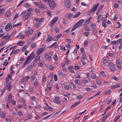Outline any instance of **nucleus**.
Instances as JSON below:
<instances>
[{
	"label": "nucleus",
	"mask_w": 122,
	"mask_h": 122,
	"mask_svg": "<svg viewBox=\"0 0 122 122\" xmlns=\"http://www.w3.org/2000/svg\"><path fill=\"white\" fill-rule=\"evenodd\" d=\"M34 54L32 53L30 56H28L22 66V67H24L26 64H28L34 58Z\"/></svg>",
	"instance_id": "nucleus-1"
},
{
	"label": "nucleus",
	"mask_w": 122,
	"mask_h": 122,
	"mask_svg": "<svg viewBox=\"0 0 122 122\" xmlns=\"http://www.w3.org/2000/svg\"><path fill=\"white\" fill-rule=\"evenodd\" d=\"M99 5V3H97L95 5H93L91 9L89 11V13L90 14L91 13H93L95 11L97 10Z\"/></svg>",
	"instance_id": "nucleus-2"
},
{
	"label": "nucleus",
	"mask_w": 122,
	"mask_h": 122,
	"mask_svg": "<svg viewBox=\"0 0 122 122\" xmlns=\"http://www.w3.org/2000/svg\"><path fill=\"white\" fill-rule=\"evenodd\" d=\"M33 15V14L32 13H31L30 12L28 11L23 16L22 18L23 20H25L28 18V16H32Z\"/></svg>",
	"instance_id": "nucleus-3"
},
{
	"label": "nucleus",
	"mask_w": 122,
	"mask_h": 122,
	"mask_svg": "<svg viewBox=\"0 0 122 122\" xmlns=\"http://www.w3.org/2000/svg\"><path fill=\"white\" fill-rule=\"evenodd\" d=\"M58 20L57 17H56L53 18L51 21L50 24V25L51 29L53 28V26L55 23Z\"/></svg>",
	"instance_id": "nucleus-4"
},
{
	"label": "nucleus",
	"mask_w": 122,
	"mask_h": 122,
	"mask_svg": "<svg viewBox=\"0 0 122 122\" xmlns=\"http://www.w3.org/2000/svg\"><path fill=\"white\" fill-rule=\"evenodd\" d=\"M65 5L66 8L69 9L70 8L71 2L70 0H65Z\"/></svg>",
	"instance_id": "nucleus-5"
},
{
	"label": "nucleus",
	"mask_w": 122,
	"mask_h": 122,
	"mask_svg": "<svg viewBox=\"0 0 122 122\" xmlns=\"http://www.w3.org/2000/svg\"><path fill=\"white\" fill-rule=\"evenodd\" d=\"M50 8L52 9H54V8L56 6V4L54 1H51L48 2Z\"/></svg>",
	"instance_id": "nucleus-6"
},
{
	"label": "nucleus",
	"mask_w": 122,
	"mask_h": 122,
	"mask_svg": "<svg viewBox=\"0 0 122 122\" xmlns=\"http://www.w3.org/2000/svg\"><path fill=\"white\" fill-rule=\"evenodd\" d=\"M121 83H117L115 85L111 86L110 88L112 89H113L119 87L121 86Z\"/></svg>",
	"instance_id": "nucleus-7"
},
{
	"label": "nucleus",
	"mask_w": 122,
	"mask_h": 122,
	"mask_svg": "<svg viewBox=\"0 0 122 122\" xmlns=\"http://www.w3.org/2000/svg\"><path fill=\"white\" fill-rule=\"evenodd\" d=\"M62 35L59 34L54 37L52 39V40L55 41H57L61 37Z\"/></svg>",
	"instance_id": "nucleus-8"
},
{
	"label": "nucleus",
	"mask_w": 122,
	"mask_h": 122,
	"mask_svg": "<svg viewBox=\"0 0 122 122\" xmlns=\"http://www.w3.org/2000/svg\"><path fill=\"white\" fill-rule=\"evenodd\" d=\"M12 27V25L10 23L8 24L5 28L6 31H8Z\"/></svg>",
	"instance_id": "nucleus-9"
},
{
	"label": "nucleus",
	"mask_w": 122,
	"mask_h": 122,
	"mask_svg": "<svg viewBox=\"0 0 122 122\" xmlns=\"http://www.w3.org/2000/svg\"><path fill=\"white\" fill-rule=\"evenodd\" d=\"M44 51V49L40 48L38 49L36 52L37 55H39L41 54Z\"/></svg>",
	"instance_id": "nucleus-10"
},
{
	"label": "nucleus",
	"mask_w": 122,
	"mask_h": 122,
	"mask_svg": "<svg viewBox=\"0 0 122 122\" xmlns=\"http://www.w3.org/2000/svg\"><path fill=\"white\" fill-rule=\"evenodd\" d=\"M55 103L59 104L61 103L60 101V98L59 97H55Z\"/></svg>",
	"instance_id": "nucleus-11"
},
{
	"label": "nucleus",
	"mask_w": 122,
	"mask_h": 122,
	"mask_svg": "<svg viewBox=\"0 0 122 122\" xmlns=\"http://www.w3.org/2000/svg\"><path fill=\"white\" fill-rule=\"evenodd\" d=\"M84 22V20L83 19L81 20H80L78 22H77L76 24H77V25L78 26H81V24L82 23Z\"/></svg>",
	"instance_id": "nucleus-12"
},
{
	"label": "nucleus",
	"mask_w": 122,
	"mask_h": 122,
	"mask_svg": "<svg viewBox=\"0 0 122 122\" xmlns=\"http://www.w3.org/2000/svg\"><path fill=\"white\" fill-rule=\"evenodd\" d=\"M47 39L46 40V41L47 42H49L51 41L52 39L51 36L50 35L48 34L47 35Z\"/></svg>",
	"instance_id": "nucleus-13"
},
{
	"label": "nucleus",
	"mask_w": 122,
	"mask_h": 122,
	"mask_svg": "<svg viewBox=\"0 0 122 122\" xmlns=\"http://www.w3.org/2000/svg\"><path fill=\"white\" fill-rule=\"evenodd\" d=\"M1 118H4L6 117L5 113L4 112H2L0 115Z\"/></svg>",
	"instance_id": "nucleus-14"
},
{
	"label": "nucleus",
	"mask_w": 122,
	"mask_h": 122,
	"mask_svg": "<svg viewBox=\"0 0 122 122\" xmlns=\"http://www.w3.org/2000/svg\"><path fill=\"white\" fill-rule=\"evenodd\" d=\"M11 85L10 84H7L6 87V88L8 90L10 91L11 89Z\"/></svg>",
	"instance_id": "nucleus-15"
},
{
	"label": "nucleus",
	"mask_w": 122,
	"mask_h": 122,
	"mask_svg": "<svg viewBox=\"0 0 122 122\" xmlns=\"http://www.w3.org/2000/svg\"><path fill=\"white\" fill-rule=\"evenodd\" d=\"M45 54V57L48 60H50L51 58V56H49L48 53L46 54V53Z\"/></svg>",
	"instance_id": "nucleus-16"
},
{
	"label": "nucleus",
	"mask_w": 122,
	"mask_h": 122,
	"mask_svg": "<svg viewBox=\"0 0 122 122\" xmlns=\"http://www.w3.org/2000/svg\"><path fill=\"white\" fill-rule=\"evenodd\" d=\"M81 102H79L77 103H75L72 105L71 107V108H73L76 106L77 105L80 103Z\"/></svg>",
	"instance_id": "nucleus-17"
},
{
	"label": "nucleus",
	"mask_w": 122,
	"mask_h": 122,
	"mask_svg": "<svg viewBox=\"0 0 122 122\" xmlns=\"http://www.w3.org/2000/svg\"><path fill=\"white\" fill-rule=\"evenodd\" d=\"M109 113L108 115H106L102 118V120L101 121V122H104V120L109 115Z\"/></svg>",
	"instance_id": "nucleus-18"
},
{
	"label": "nucleus",
	"mask_w": 122,
	"mask_h": 122,
	"mask_svg": "<svg viewBox=\"0 0 122 122\" xmlns=\"http://www.w3.org/2000/svg\"><path fill=\"white\" fill-rule=\"evenodd\" d=\"M33 68V66L32 65L28 66L27 68V70L28 71H30Z\"/></svg>",
	"instance_id": "nucleus-19"
},
{
	"label": "nucleus",
	"mask_w": 122,
	"mask_h": 122,
	"mask_svg": "<svg viewBox=\"0 0 122 122\" xmlns=\"http://www.w3.org/2000/svg\"><path fill=\"white\" fill-rule=\"evenodd\" d=\"M72 15L71 14H67L66 15V16L68 19H70Z\"/></svg>",
	"instance_id": "nucleus-20"
},
{
	"label": "nucleus",
	"mask_w": 122,
	"mask_h": 122,
	"mask_svg": "<svg viewBox=\"0 0 122 122\" xmlns=\"http://www.w3.org/2000/svg\"><path fill=\"white\" fill-rule=\"evenodd\" d=\"M111 91L110 89H108L104 93L105 95H107L108 94H110L111 93Z\"/></svg>",
	"instance_id": "nucleus-21"
},
{
	"label": "nucleus",
	"mask_w": 122,
	"mask_h": 122,
	"mask_svg": "<svg viewBox=\"0 0 122 122\" xmlns=\"http://www.w3.org/2000/svg\"><path fill=\"white\" fill-rule=\"evenodd\" d=\"M24 44V43H23L21 41H19L17 43V44L18 45H19L20 46H22Z\"/></svg>",
	"instance_id": "nucleus-22"
},
{
	"label": "nucleus",
	"mask_w": 122,
	"mask_h": 122,
	"mask_svg": "<svg viewBox=\"0 0 122 122\" xmlns=\"http://www.w3.org/2000/svg\"><path fill=\"white\" fill-rule=\"evenodd\" d=\"M81 14V13L80 12H78L73 16V17L74 18H76L80 15Z\"/></svg>",
	"instance_id": "nucleus-23"
},
{
	"label": "nucleus",
	"mask_w": 122,
	"mask_h": 122,
	"mask_svg": "<svg viewBox=\"0 0 122 122\" xmlns=\"http://www.w3.org/2000/svg\"><path fill=\"white\" fill-rule=\"evenodd\" d=\"M84 28L85 31H89L90 30L89 29V27L85 25L84 26Z\"/></svg>",
	"instance_id": "nucleus-24"
},
{
	"label": "nucleus",
	"mask_w": 122,
	"mask_h": 122,
	"mask_svg": "<svg viewBox=\"0 0 122 122\" xmlns=\"http://www.w3.org/2000/svg\"><path fill=\"white\" fill-rule=\"evenodd\" d=\"M24 7L26 8H27L30 6V5L28 3H27L25 4L24 5Z\"/></svg>",
	"instance_id": "nucleus-25"
},
{
	"label": "nucleus",
	"mask_w": 122,
	"mask_h": 122,
	"mask_svg": "<svg viewBox=\"0 0 122 122\" xmlns=\"http://www.w3.org/2000/svg\"><path fill=\"white\" fill-rule=\"evenodd\" d=\"M91 77L92 78L96 79L97 78V76L94 73H92L91 75Z\"/></svg>",
	"instance_id": "nucleus-26"
},
{
	"label": "nucleus",
	"mask_w": 122,
	"mask_h": 122,
	"mask_svg": "<svg viewBox=\"0 0 122 122\" xmlns=\"http://www.w3.org/2000/svg\"><path fill=\"white\" fill-rule=\"evenodd\" d=\"M116 63L118 65H119L122 64V62H121L118 60H116Z\"/></svg>",
	"instance_id": "nucleus-27"
},
{
	"label": "nucleus",
	"mask_w": 122,
	"mask_h": 122,
	"mask_svg": "<svg viewBox=\"0 0 122 122\" xmlns=\"http://www.w3.org/2000/svg\"><path fill=\"white\" fill-rule=\"evenodd\" d=\"M54 29L56 33H58L59 32V28L58 27H54Z\"/></svg>",
	"instance_id": "nucleus-28"
},
{
	"label": "nucleus",
	"mask_w": 122,
	"mask_h": 122,
	"mask_svg": "<svg viewBox=\"0 0 122 122\" xmlns=\"http://www.w3.org/2000/svg\"><path fill=\"white\" fill-rule=\"evenodd\" d=\"M106 21H102V26L104 28L106 27Z\"/></svg>",
	"instance_id": "nucleus-29"
},
{
	"label": "nucleus",
	"mask_w": 122,
	"mask_h": 122,
	"mask_svg": "<svg viewBox=\"0 0 122 122\" xmlns=\"http://www.w3.org/2000/svg\"><path fill=\"white\" fill-rule=\"evenodd\" d=\"M53 58L54 60L55 61H56L57 60L58 58L57 55L56 54L54 55Z\"/></svg>",
	"instance_id": "nucleus-30"
},
{
	"label": "nucleus",
	"mask_w": 122,
	"mask_h": 122,
	"mask_svg": "<svg viewBox=\"0 0 122 122\" xmlns=\"http://www.w3.org/2000/svg\"><path fill=\"white\" fill-rule=\"evenodd\" d=\"M46 79V77L45 75L44 74L43 76L42 81L43 82L45 81Z\"/></svg>",
	"instance_id": "nucleus-31"
},
{
	"label": "nucleus",
	"mask_w": 122,
	"mask_h": 122,
	"mask_svg": "<svg viewBox=\"0 0 122 122\" xmlns=\"http://www.w3.org/2000/svg\"><path fill=\"white\" fill-rule=\"evenodd\" d=\"M20 51V50L19 49H17L14 51L13 52V53L15 54H16Z\"/></svg>",
	"instance_id": "nucleus-32"
},
{
	"label": "nucleus",
	"mask_w": 122,
	"mask_h": 122,
	"mask_svg": "<svg viewBox=\"0 0 122 122\" xmlns=\"http://www.w3.org/2000/svg\"><path fill=\"white\" fill-rule=\"evenodd\" d=\"M40 56H38L35 58V60L39 61L40 60Z\"/></svg>",
	"instance_id": "nucleus-33"
},
{
	"label": "nucleus",
	"mask_w": 122,
	"mask_h": 122,
	"mask_svg": "<svg viewBox=\"0 0 122 122\" xmlns=\"http://www.w3.org/2000/svg\"><path fill=\"white\" fill-rule=\"evenodd\" d=\"M117 15L116 14L113 17V19L115 20H117Z\"/></svg>",
	"instance_id": "nucleus-34"
},
{
	"label": "nucleus",
	"mask_w": 122,
	"mask_h": 122,
	"mask_svg": "<svg viewBox=\"0 0 122 122\" xmlns=\"http://www.w3.org/2000/svg\"><path fill=\"white\" fill-rule=\"evenodd\" d=\"M43 21V19L42 18H41L39 20V23L40 24H41V23Z\"/></svg>",
	"instance_id": "nucleus-35"
},
{
	"label": "nucleus",
	"mask_w": 122,
	"mask_h": 122,
	"mask_svg": "<svg viewBox=\"0 0 122 122\" xmlns=\"http://www.w3.org/2000/svg\"><path fill=\"white\" fill-rule=\"evenodd\" d=\"M4 9L3 8L0 10V16L4 13Z\"/></svg>",
	"instance_id": "nucleus-36"
},
{
	"label": "nucleus",
	"mask_w": 122,
	"mask_h": 122,
	"mask_svg": "<svg viewBox=\"0 0 122 122\" xmlns=\"http://www.w3.org/2000/svg\"><path fill=\"white\" fill-rule=\"evenodd\" d=\"M39 7L41 8L42 9H45L44 5L43 4H40L39 5Z\"/></svg>",
	"instance_id": "nucleus-37"
},
{
	"label": "nucleus",
	"mask_w": 122,
	"mask_h": 122,
	"mask_svg": "<svg viewBox=\"0 0 122 122\" xmlns=\"http://www.w3.org/2000/svg\"><path fill=\"white\" fill-rule=\"evenodd\" d=\"M27 46L26 45H25L22 48V51H25V49L27 48Z\"/></svg>",
	"instance_id": "nucleus-38"
},
{
	"label": "nucleus",
	"mask_w": 122,
	"mask_h": 122,
	"mask_svg": "<svg viewBox=\"0 0 122 122\" xmlns=\"http://www.w3.org/2000/svg\"><path fill=\"white\" fill-rule=\"evenodd\" d=\"M35 11L36 12L38 13H39L40 12V10L38 8H35Z\"/></svg>",
	"instance_id": "nucleus-39"
},
{
	"label": "nucleus",
	"mask_w": 122,
	"mask_h": 122,
	"mask_svg": "<svg viewBox=\"0 0 122 122\" xmlns=\"http://www.w3.org/2000/svg\"><path fill=\"white\" fill-rule=\"evenodd\" d=\"M82 82L84 83H88V81L87 80L83 79L82 80Z\"/></svg>",
	"instance_id": "nucleus-40"
},
{
	"label": "nucleus",
	"mask_w": 122,
	"mask_h": 122,
	"mask_svg": "<svg viewBox=\"0 0 122 122\" xmlns=\"http://www.w3.org/2000/svg\"><path fill=\"white\" fill-rule=\"evenodd\" d=\"M47 14L49 16H50L51 15V12L49 10L47 12Z\"/></svg>",
	"instance_id": "nucleus-41"
},
{
	"label": "nucleus",
	"mask_w": 122,
	"mask_h": 122,
	"mask_svg": "<svg viewBox=\"0 0 122 122\" xmlns=\"http://www.w3.org/2000/svg\"><path fill=\"white\" fill-rule=\"evenodd\" d=\"M36 46V44H32L31 46V47L32 48H34Z\"/></svg>",
	"instance_id": "nucleus-42"
},
{
	"label": "nucleus",
	"mask_w": 122,
	"mask_h": 122,
	"mask_svg": "<svg viewBox=\"0 0 122 122\" xmlns=\"http://www.w3.org/2000/svg\"><path fill=\"white\" fill-rule=\"evenodd\" d=\"M10 12H7L5 15L6 17H9L10 16Z\"/></svg>",
	"instance_id": "nucleus-43"
},
{
	"label": "nucleus",
	"mask_w": 122,
	"mask_h": 122,
	"mask_svg": "<svg viewBox=\"0 0 122 122\" xmlns=\"http://www.w3.org/2000/svg\"><path fill=\"white\" fill-rule=\"evenodd\" d=\"M64 87L65 89L67 90L68 89L70 88L69 86L67 85H65L64 86Z\"/></svg>",
	"instance_id": "nucleus-44"
},
{
	"label": "nucleus",
	"mask_w": 122,
	"mask_h": 122,
	"mask_svg": "<svg viewBox=\"0 0 122 122\" xmlns=\"http://www.w3.org/2000/svg\"><path fill=\"white\" fill-rule=\"evenodd\" d=\"M88 41L87 40H85L84 41V46H86L88 44Z\"/></svg>",
	"instance_id": "nucleus-45"
},
{
	"label": "nucleus",
	"mask_w": 122,
	"mask_h": 122,
	"mask_svg": "<svg viewBox=\"0 0 122 122\" xmlns=\"http://www.w3.org/2000/svg\"><path fill=\"white\" fill-rule=\"evenodd\" d=\"M21 25V23L20 22L19 23L17 24H15L13 26V27H14L15 26H20V25Z\"/></svg>",
	"instance_id": "nucleus-46"
},
{
	"label": "nucleus",
	"mask_w": 122,
	"mask_h": 122,
	"mask_svg": "<svg viewBox=\"0 0 122 122\" xmlns=\"http://www.w3.org/2000/svg\"><path fill=\"white\" fill-rule=\"evenodd\" d=\"M93 34L95 35L96 34L97 32V30L96 29L93 28Z\"/></svg>",
	"instance_id": "nucleus-47"
},
{
	"label": "nucleus",
	"mask_w": 122,
	"mask_h": 122,
	"mask_svg": "<svg viewBox=\"0 0 122 122\" xmlns=\"http://www.w3.org/2000/svg\"><path fill=\"white\" fill-rule=\"evenodd\" d=\"M111 43L112 45H116L117 43V41H112Z\"/></svg>",
	"instance_id": "nucleus-48"
},
{
	"label": "nucleus",
	"mask_w": 122,
	"mask_h": 122,
	"mask_svg": "<svg viewBox=\"0 0 122 122\" xmlns=\"http://www.w3.org/2000/svg\"><path fill=\"white\" fill-rule=\"evenodd\" d=\"M40 24V23L39 24V23H36V24L35 25V26L37 28H39V24Z\"/></svg>",
	"instance_id": "nucleus-49"
},
{
	"label": "nucleus",
	"mask_w": 122,
	"mask_h": 122,
	"mask_svg": "<svg viewBox=\"0 0 122 122\" xmlns=\"http://www.w3.org/2000/svg\"><path fill=\"white\" fill-rule=\"evenodd\" d=\"M109 69L110 70L114 71L115 70V68L112 67H110L109 68Z\"/></svg>",
	"instance_id": "nucleus-50"
},
{
	"label": "nucleus",
	"mask_w": 122,
	"mask_h": 122,
	"mask_svg": "<svg viewBox=\"0 0 122 122\" xmlns=\"http://www.w3.org/2000/svg\"><path fill=\"white\" fill-rule=\"evenodd\" d=\"M85 59H81V61L82 62V64L83 65H85L86 64V63L84 61Z\"/></svg>",
	"instance_id": "nucleus-51"
},
{
	"label": "nucleus",
	"mask_w": 122,
	"mask_h": 122,
	"mask_svg": "<svg viewBox=\"0 0 122 122\" xmlns=\"http://www.w3.org/2000/svg\"><path fill=\"white\" fill-rule=\"evenodd\" d=\"M11 36H12L11 34H10V35L8 36H7L6 37V38L5 39V40H6L9 39L10 37Z\"/></svg>",
	"instance_id": "nucleus-52"
},
{
	"label": "nucleus",
	"mask_w": 122,
	"mask_h": 122,
	"mask_svg": "<svg viewBox=\"0 0 122 122\" xmlns=\"http://www.w3.org/2000/svg\"><path fill=\"white\" fill-rule=\"evenodd\" d=\"M29 33L30 34H32L33 31V30L32 29H29Z\"/></svg>",
	"instance_id": "nucleus-53"
},
{
	"label": "nucleus",
	"mask_w": 122,
	"mask_h": 122,
	"mask_svg": "<svg viewBox=\"0 0 122 122\" xmlns=\"http://www.w3.org/2000/svg\"><path fill=\"white\" fill-rule=\"evenodd\" d=\"M54 66H52L50 65L49 66V69L50 70H52L54 68Z\"/></svg>",
	"instance_id": "nucleus-54"
},
{
	"label": "nucleus",
	"mask_w": 122,
	"mask_h": 122,
	"mask_svg": "<svg viewBox=\"0 0 122 122\" xmlns=\"http://www.w3.org/2000/svg\"><path fill=\"white\" fill-rule=\"evenodd\" d=\"M37 63V61L35 60L34 61H33V66H36V65Z\"/></svg>",
	"instance_id": "nucleus-55"
},
{
	"label": "nucleus",
	"mask_w": 122,
	"mask_h": 122,
	"mask_svg": "<svg viewBox=\"0 0 122 122\" xmlns=\"http://www.w3.org/2000/svg\"><path fill=\"white\" fill-rule=\"evenodd\" d=\"M90 21H89V20H88L86 21L85 23V25H86L88 24L90 22Z\"/></svg>",
	"instance_id": "nucleus-56"
},
{
	"label": "nucleus",
	"mask_w": 122,
	"mask_h": 122,
	"mask_svg": "<svg viewBox=\"0 0 122 122\" xmlns=\"http://www.w3.org/2000/svg\"><path fill=\"white\" fill-rule=\"evenodd\" d=\"M103 62L105 64L107 62V60L106 59H105L104 58L103 59Z\"/></svg>",
	"instance_id": "nucleus-57"
},
{
	"label": "nucleus",
	"mask_w": 122,
	"mask_h": 122,
	"mask_svg": "<svg viewBox=\"0 0 122 122\" xmlns=\"http://www.w3.org/2000/svg\"><path fill=\"white\" fill-rule=\"evenodd\" d=\"M54 78L55 80V81H57V76L55 75L54 76Z\"/></svg>",
	"instance_id": "nucleus-58"
},
{
	"label": "nucleus",
	"mask_w": 122,
	"mask_h": 122,
	"mask_svg": "<svg viewBox=\"0 0 122 122\" xmlns=\"http://www.w3.org/2000/svg\"><path fill=\"white\" fill-rule=\"evenodd\" d=\"M47 107H48V108L51 111H52L53 110V109L51 107L49 106H47Z\"/></svg>",
	"instance_id": "nucleus-59"
},
{
	"label": "nucleus",
	"mask_w": 122,
	"mask_h": 122,
	"mask_svg": "<svg viewBox=\"0 0 122 122\" xmlns=\"http://www.w3.org/2000/svg\"><path fill=\"white\" fill-rule=\"evenodd\" d=\"M18 13H16L15 16H14L13 20H14L16 18L18 17Z\"/></svg>",
	"instance_id": "nucleus-60"
},
{
	"label": "nucleus",
	"mask_w": 122,
	"mask_h": 122,
	"mask_svg": "<svg viewBox=\"0 0 122 122\" xmlns=\"http://www.w3.org/2000/svg\"><path fill=\"white\" fill-rule=\"evenodd\" d=\"M27 117L29 119H31L32 118V116L30 115H28L27 116Z\"/></svg>",
	"instance_id": "nucleus-61"
},
{
	"label": "nucleus",
	"mask_w": 122,
	"mask_h": 122,
	"mask_svg": "<svg viewBox=\"0 0 122 122\" xmlns=\"http://www.w3.org/2000/svg\"><path fill=\"white\" fill-rule=\"evenodd\" d=\"M91 26L92 28H93L94 29H96V25L95 24H93Z\"/></svg>",
	"instance_id": "nucleus-62"
},
{
	"label": "nucleus",
	"mask_w": 122,
	"mask_h": 122,
	"mask_svg": "<svg viewBox=\"0 0 122 122\" xmlns=\"http://www.w3.org/2000/svg\"><path fill=\"white\" fill-rule=\"evenodd\" d=\"M87 118V115L85 116L83 119L82 121L85 122Z\"/></svg>",
	"instance_id": "nucleus-63"
},
{
	"label": "nucleus",
	"mask_w": 122,
	"mask_h": 122,
	"mask_svg": "<svg viewBox=\"0 0 122 122\" xmlns=\"http://www.w3.org/2000/svg\"><path fill=\"white\" fill-rule=\"evenodd\" d=\"M35 78V76L34 75H32L31 76V80H33Z\"/></svg>",
	"instance_id": "nucleus-64"
}]
</instances>
